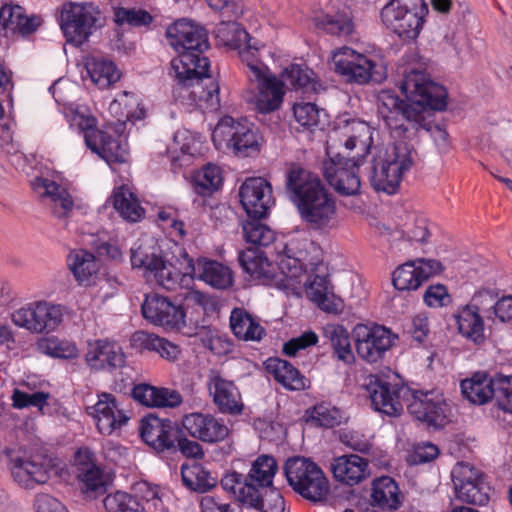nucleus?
<instances>
[{
	"label": "nucleus",
	"mask_w": 512,
	"mask_h": 512,
	"mask_svg": "<svg viewBox=\"0 0 512 512\" xmlns=\"http://www.w3.org/2000/svg\"><path fill=\"white\" fill-rule=\"evenodd\" d=\"M240 202L250 218H263L273 203L271 184L261 177L248 178L239 190Z\"/></svg>",
	"instance_id": "24"
},
{
	"label": "nucleus",
	"mask_w": 512,
	"mask_h": 512,
	"mask_svg": "<svg viewBox=\"0 0 512 512\" xmlns=\"http://www.w3.org/2000/svg\"><path fill=\"white\" fill-rule=\"evenodd\" d=\"M245 99L254 105L256 111L267 114L278 110L285 95L284 82L270 71L263 73L257 80H247Z\"/></svg>",
	"instance_id": "19"
},
{
	"label": "nucleus",
	"mask_w": 512,
	"mask_h": 512,
	"mask_svg": "<svg viewBox=\"0 0 512 512\" xmlns=\"http://www.w3.org/2000/svg\"><path fill=\"white\" fill-rule=\"evenodd\" d=\"M141 310L144 318L154 325L177 331L186 325V313L183 307L157 293L146 296Z\"/></svg>",
	"instance_id": "21"
},
{
	"label": "nucleus",
	"mask_w": 512,
	"mask_h": 512,
	"mask_svg": "<svg viewBox=\"0 0 512 512\" xmlns=\"http://www.w3.org/2000/svg\"><path fill=\"white\" fill-rule=\"evenodd\" d=\"M11 475L21 487L33 489L45 484L53 468V459L43 447L33 446L13 452L9 456Z\"/></svg>",
	"instance_id": "9"
},
{
	"label": "nucleus",
	"mask_w": 512,
	"mask_h": 512,
	"mask_svg": "<svg viewBox=\"0 0 512 512\" xmlns=\"http://www.w3.org/2000/svg\"><path fill=\"white\" fill-rule=\"evenodd\" d=\"M315 25L335 36H348L354 31L351 12L348 9L338 11L333 15L326 14L315 18Z\"/></svg>",
	"instance_id": "47"
},
{
	"label": "nucleus",
	"mask_w": 512,
	"mask_h": 512,
	"mask_svg": "<svg viewBox=\"0 0 512 512\" xmlns=\"http://www.w3.org/2000/svg\"><path fill=\"white\" fill-rule=\"evenodd\" d=\"M113 206L121 217L129 222H138L145 213L138 200L126 187L118 188L113 194Z\"/></svg>",
	"instance_id": "48"
},
{
	"label": "nucleus",
	"mask_w": 512,
	"mask_h": 512,
	"mask_svg": "<svg viewBox=\"0 0 512 512\" xmlns=\"http://www.w3.org/2000/svg\"><path fill=\"white\" fill-rule=\"evenodd\" d=\"M89 409L92 410L91 414L96 419L99 432L104 435H110L128 421V417L119 406L116 397L110 393L98 395V401Z\"/></svg>",
	"instance_id": "29"
},
{
	"label": "nucleus",
	"mask_w": 512,
	"mask_h": 512,
	"mask_svg": "<svg viewBox=\"0 0 512 512\" xmlns=\"http://www.w3.org/2000/svg\"><path fill=\"white\" fill-rule=\"evenodd\" d=\"M174 257L179 258L178 252ZM130 262L133 269L142 271L144 277L153 278L168 291H174L179 286L180 263L166 260L160 246L153 241H142L132 247Z\"/></svg>",
	"instance_id": "6"
},
{
	"label": "nucleus",
	"mask_w": 512,
	"mask_h": 512,
	"mask_svg": "<svg viewBox=\"0 0 512 512\" xmlns=\"http://www.w3.org/2000/svg\"><path fill=\"white\" fill-rule=\"evenodd\" d=\"M135 347L157 352L163 359L173 362L176 361L181 349L178 345L168 341L165 338L144 331L135 332L132 336Z\"/></svg>",
	"instance_id": "41"
},
{
	"label": "nucleus",
	"mask_w": 512,
	"mask_h": 512,
	"mask_svg": "<svg viewBox=\"0 0 512 512\" xmlns=\"http://www.w3.org/2000/svg\"><path fill=\"white\" fill-rule=\"evenodd\" d=\"M443 265L436 259L417 258L407 261L395 269L392 283L399 291L418 289L430 277L440 274Z\"/></svg>",
	"instance_id": "23"
},
{
	"label": "nucleus",
	"mask_w": 512,
	"mask_h": 512,
	"mask_svg": "<svg viewBox=\"0 0 512 512\" xmlns=\"http://www.w3.org/2000/svg\"><path fill=\"white\" fill-rule=\"evenodd\" d=\"M68 266L80 285H89L99 270L95 256L86 250H77L69 254Z\"/></svg>",
	"instance_id": "43"
},
{
	"label": "nucleus",
	"mask_w": 512,
	"mask_h": 512,
	"mask_svg": "<svg viewBox=\"0 0 512 512\" xmlns=\"http://www.w3.org/2000/svg\"><path fill=\"white\" fill-rule=\"evenodd\" d=\"M400 233L408 241L423 243L429 236L427 220L414 214L408 215L406 221L400 226Z\"/></svg>",
	"instance_id": "62"
},
{
	"label": "nucleus",
	"mask_w": 512,
	"mask_h": 512,
	"mask_svg": "<svg viewBox=\"0 0 512 512\" xmlns=\"http://www.w3.org/2000/svg\"><path fill=\"white\" fill-rule=\"evenodd\" d=\"M85 361L92 370L111 371L124 366L125 356L116 343L98 339L88 342Z\"/></svg>",
	"instance_id": "30"
},
{
	"label": "nucleus",
	"mask_w": 512,
	"mask_h": 512,
	"mask_svg": "<svg viewBox=\"0 0 512 512\" xmlns=\"http://www.w3.org/2000/svg\"><path fill=\"white\" fill-rule=\"evenodd\" d=\"M230 326L234 335L244 341H260L266 334L259 322L243 308L232 310Z\"/></svg>",
	"instance_id": "40"
},
{
	"label": "nucleus",
	"mask_w": 512,
	"mask_h": 512,
	"mask_svg": "<svg viewBox=\"0 0 512 512\" xmlns=\"http://www.w3.org/2000/svg\"><path fill=\"white\" fill-rule=\"evenodd\" d=\"M64 307L47 301L27 304L11 314L12 322L32 333L44 334L54 331L63 321Z\"/></svg>",
	"instance_id": "17"
},
{
	"label": "nucleus",
	"mask_w": 512,
	"mask_h": 512,
	"mask_svg": "<svg viewBox=\"0 0 512 512\" xmlns=\"http://www.w3.org/2000/svg\"><path fill=\"white\" fill-rule=\"evenodd\" d=\"M212 141L217 148L224 145L239 157H250L260 152L263 138L252 124L224 117L216 125Z\"/></svg>",
	"instance_id": "10"
},
{
	"label": "nucleus",
	"mask_w": 512,
	"mask_h": 512,
	"mask_svg": "<svg viewBox=\"0 0 512 512\" xmlns=\"http://www.w3.org/2000/svg\"><path fill=\"white\" fill-rule=\"evenodd\" d=\"M428 13L425 0H390L381 10L384 25L403 40L416 39Z\"/></svg>",
	"instance_id": "8"
},
{
	"label": "nucleus",
	"mask_w": 512,
	"mask_h": 512,
	"mask_svg": "<svg viewBox=\"0 0 512 512\" xmlns=\"http://www.w3.org/2000/svg\"><path fill=\"white\" fill-rule=\"evenodd\" d=\"M208 389L220 412L232 415L242 412L244 405L241 395L232 381L213 375L209 379Z\"/></svg>",
	"instance_id": "32"
},
{
	"label": "nucleus",
	"mask_w": 512,
	"mask_h": 512,
	"mask_svg": "<svg viewBox=\"0 0 512 512\" xmlns=\"http://www.w3.org/2000/svg\"><path fill=\"white\" fill-rule=\"evenodd\" d=\"M331 139L338 141L348 152L357 148L359 153L356 157L363 158L371 147L372 131L371 127L362 120L340 119Z\"/></svg>",
	"instance_id": "25"
},
{
	"label": "nucleus",
	"mask_w": 512,
	"mask_h": 512,
	"mask_svg": "<svg viewBox=\"0 0 512 512\" xmlns=\"http://www.w3.org/2000/svg\"><path fill=\"white\" fill-rule=\"evenodd\" d=\"M42 23L39 16H27L19 5H4L0 8V27L18 31L22 35L33 33Z\"/></svg>",
	"instance_id": "38"
},
{
	"label": "nucleus",
	"mask_w": 512,
	"mask_h": 512,
	"mask_svg": "<svg viewBox=\"0 0 512 512\" xmlns=\"http://www.w3.org/2000/svg\"><path fill=\"white\" fill-rule=\"evenodd\" d=\"M285 190L309 230L326 233L335 226L336 199L318 175L293 163L285 173Z\"/></svg>",
	"instance_id": "3"
},
{
	"label": "nucleus",
	"mask_w": 512,
	"mask_h": 512,
	"mask_svg": "<svg viewBox=\"0 0 512 512\" xmlns=\"http://www.w3.org/2000/svg\"><path fill=\"white\" fill-rule=\"evenodd\" d=\"M408 412L428 426H442L447 417V404L437 390H413L407 404Z\"/></svg>",
	"instance_id": "22"
},
{
	"label": "nucleus",
	"mask_w": 512,
	"mask_h": 512,
	"mask_svg": "<svg viewBox=\"0 0 512 512\" xmlns=\"http://www.w3.org/2000/svg\"><path fill=\"white\" fill-rule=\"evenodd\" d=\"M256 501L238 499L243 505H247L261 512H284L285 501L279 490L272 488L262 495L261 491L256 492Z\"/></svg>",
	"instance_id": "55"
},
{
	"label": "nucleus",
	"mask_w": 512,
	"mask_h": 512,
	"mask_svg": "<svg viewBox=\"0 0 512 512\" xmlns=\"http://www.w3.org/2000/svg\"><path fill=\"white\" fill-rule=\"evenodd\" d=\"M353 337L358 356L369 364L381 361L393 345L391 332L383 326L358 324Z\"/></svg>",
	"instance_id": "20"
},
{
	"label": "nucleus",
	"mask_w": 512,
	"mask_h": 512,
	"mask_svg": "<svg viewBox=\"0 0 512 512\" xmlns=\"http://www.w3.org/2000/svg\"><path fill=\"white\" fill-rule=\"evenodd\" d=\"M332 61L335 71L348 82L357 84L380 83L386 78L381 65L349 47H343L335 52Z\"/></svg>",
	"instance_id": "13"
},
{
	"label": "nucleus",
	"mask_w": 512,
	"mask_h": 512,
	"mask_svg": "<svg viewBox=\"0 0 512 512\" xmlns=\"http://www.w3.org/2000/svg\"><path fill=\"white\" fill-rule=\"evenodd\" d=\"M121 106L125 109V117L130 121L141 120L145 117V108L135 94L123 91L110 104V109L117 111Z\"/></svg>",
	"instance_id": "60"
},
{
	"label": "nucleus",
	"mask_w": 512,
	"mask_h": 512,
	"mask_svg": "<svg viewBox=\"0 0 512 512\" xmlns=\"http://www.w3.org/2000/svg\"><path fill=\"white\" fill-rule=\"evenodd\" d=\"M284 473L292 489L306 500L317 503L326 499L329 482L315 462L299 456L289 458Z\"/></svg>",
	"instance_id": "7"
},
{
	"label": "nucleus",
	"mask_w": 512,
	"mask_h": 512,
	"mask_svg": "<svg viewBox=\"0 0 512 512\" xmlns=\"http://www.w3.org/2000/svg\"><path fill=\"white\" fill-rule=\"evenodd\" d=\"M178 255L177 262L180 263L178 287H188L196 278L216 289H225L232 284L231 270L218 261L199 258L195 262L184 248H178Z\"/></svg>",
	"instance_id": "12"
},
{
	"label": "nucleus",
	"mask_w": 512,
	"mask_h": 512,
	"mask_svg": "<svg viewBox=\"0 0 512 512\" xmlns=\"http://www.w3.org/2000/svg\"><path fill=\"white\" fill-rule=\"evenodd\" d=\"M194 191L201 196H207L218 190L222 185V174L218 166L207 164L193 177Z\"/></svg>",
	"instance_id": "54"
},
{
	"label": "nucleus",
	"mask_w": 512,
	"mask_h": 512,
	"mask_svg": "<svg viewBox=\"0 0 512 512\" xmlns=\"http://www.w3.org/2000/svg\"><path fill=\"white\" fill-rule=\"evenodd\" d=\"M215 37L220 45L238 50L251 36L239 23L222 21L215 30Z\"/></svg>",
	"instance_id": "53"
},
{
	"label": "nucleus",
	"mask_w": 512,
	"mask_h": 512,
	"mask_svg": "<svg viewBox=\"0 0 512 512\" xmlns=\"http://www.w3.org/2000/svg\"><path fill=\"white\" fill-rule=\"evenodd\" d=\"M277 470L278 464L273 456L260 455L252 462L247 475L228 471L221 478L220 484L236 500L256 501V492L272 487Z\"/></svg>",
	"instance_id": "5"
},
{
	"label": "nucleus",
	"mask_w": 512,
	"mask_h": 512,
	"mask_svg": "<svg viewBox=\"0 0 512 512\" xmlns=\"http://www.w3.org/2000/svg\"><path fill=\"white\" fill-rule=\"evenodd\" d=\"M371 504L382 510L395 511L403 500L397 483L389 476L373 480L371 489Z\"/></svg>",
	"instance_id": "37"
},
{
	"label": "nucleus",
	"mask_w": 512,
	"mask_h": 512,
	"mask_svg": "<svg viewBox=\"0 0 512 512\" xmlns=\"http://www.w3.org/2000/svg\"><path fill=\"white\" fill-rule=\"evenodd\" d=\"M458 332L474 344H482L485 340L484 320L476 304H467L458 308L453 314Z\"/></svg>",
	"instance_id": "34"
},
{
	"label": "nucleus",
	"mask_w": 512,
	"mask_h": 512,
	"mask_svg": "<svg viewBox=\"0 0 512 512\" xmlns=\"http://www.w3.org/2000/svg\"><path fill=\"white\" fill-rule=\"evenodd\" d=\"M323 336L329 341L333 357L345 365L355 363L350 334L344 326L328 324L323 328Z\"/></svg>",
	"instance_id": "39"
},
{
	"label": "nucleus",
	"mask_w": 512,
	"mask_h": 512,
	"mask_svg": "<svg viewBox=\"0 0 512 512\" xmlns=\"http://www.w3.org/2000/svg\"><path fill=\"white\" fill-rule=\"evenodd\" d=\"M100 10L92 3H68L63 6L60 26L67 42L80 46L96 29Z\"/></svg>",
	"instance_id": "15"
},
{
	"label": "nucleus",
	"mask_w": 512,
	"mask_h": 512,
	"mask_svg": "<svg viewBox=\"0 0 512 512\" xmlns=\"http://www.w3.org/2000/svg\"><path fill=\"white\" fill-rule=\"evenodd\" d=\"M400 89L411 103L400 99L394 91L382 90L377 97V106L392 138L406 141L416 135L419 127L426 126L425 108L446 109L448 93L428 73L414 66L404 70Z\"/></svg>",
	"instance_id": "1"
},
{
	"label": "nucleus",
	"mask_w": 512,
	"mask_h": 512,
	"mask_svg": "<svg viewBox=\"0 0 512 512\" xmlns=\"http://www.w3.org/2000/svg\"><path fill=\"white\" fill-rule=\"evenodd\" d=\"M282 77L284 82L295 90H302L305 94H317L323 90L321 83L316 79L313 70L305 65L291 64Z\"/></svg>",
	"instance_id": "42"
},
{
	"label": "nucleus",
	"mask_w": 512,
	"mask_h": 512,
	"mask_svg": "<svg viewBox=\"0 0 512 512\" xmlns=\"http://www.w3.org/2000/svg\"><path fill=\"white\" fill-rule=\"evenodd\" d=\"M152 16L143 9L118 7L114 11V21L117 25L131 27L147 26L152 22Z\"/></svg>",
	"instance_id": "61"
},
{
	"label": "nucleus",
	"mask_w": 512,
	"mask_h": 512,
	"mask_svg": "<svg viewBox=\"0 0 512 512\" xmlns=\"http://www.w3.org/2000/svg\"><path fill=\"white\" fill-rule=\"evenodd\" d=\"M456 498L461 502L484 506L490 500L491 487L486 476L469 462H457L451 471Z\"/></svg>",
	"instance_id": "14"
},
{
	"label": "nucleus",
	"mask_w": 512,
	"mask_h": 512,
	"mask_svg": "<svg viewBox=\"0 0 512 512\" xmlns=\"http://www.w3.org/2000/svg\"><path fill=\"white\" fill-rule=\"evenodd\" d=\"M306 294L325 312L339 314L343 310V301L335 295L326 276L315 275L306 288Z\"/></svg>",
	"instance_id": "36"
},
{
	"label": "nucleus",
	"mask_w": 512,
	"mask_h": 512,
	"mask_svg": "<svg viewBox=\"0 0 512 512\" xmlns=\"http://www.w3.org/2000/svg\"><path fill=\"white\" fill-rule=\"evenodd\" d=\"M310 418L316 425L333 428L342 422V412L335 406L329 403H319L310 410Z\"/></svg>",
	"instance_id": "59"
},
{
	"label": "nucleus",
	"mask_w": 512,
	"mask_h": 512,
	"mask_svg": "<svg viewBox=\"0 0 512 512\" xmlns=\"http://www.w3.org/2000/svg\"><path fill=\"white\" fill-rule=\"evenodd\" d=\"M463 396L473 404L482 405L494 400L503 411L512 413V375L490 378L485 373H475L470 379L461 381Z\"/></svg>",
	"instance_id": "11"
},
{
	"label": "nucleus",
	"mask_w": 512,
	"mask_h": 512,
	"mask_svg": "<svg viewBox=\"0 0 512 512\" xmlns=\"http://www.w3.org/2000/svg\"><path fill=\"white\" fill-rule=\"evenodd\" d=\"M85 68L91 81L101 89L108 88L120 79V73L114 63L103 58H87Z\"/></svg>",
	"instance_id": "44"
},
{
	"label": "nucleus",
	"mask_w": 512,
	"mask_h": 512,
	"mask_svg": "<svg viewBox=\"0 0 512 512\" xmlns=\"http://www.w3.org/2000/svg\"><path fill=\"white\" fill-rule=\"evenodd\" d=\"M330 469L334 479L347 486H355L370 475L368 460L356 454L335 457Z\"/></svg>",
	"instance_id": "31"
},
{
	"label": "nucleus",
	"mask_w": 512,
	"mask_h": 512,
	"mask_svg": "<svg viewBox=\"0 0 512 512\" xmlns=\"http://www.w3.org/2000/svg\"><path fill=\"white\" fill-rule=\"evenodd\" d=\"M132 397L146 407H177L183 398L177 390L140 383L133 387Z\"/></svg>",
	"instance_id": "33"
},
{
	"label": "nucleus",
	"mask_w": 512,
	"mask_h": 512,
	"mask_svg": "<svg viewBox=\"0 0 512 512\" xmlns=\"http://www.w3.org/2000/svg\"><path fill=\"white\" fill-rule=\"evenodd\" d=\"M239 264L243 270L253 277H271V264L259 248H248L241 251L238 256Z\"/></svg>",
	"instance_id": "51"
},
{
	"label": "nucleus",
	"mask_w": 512,
	"mask_h": 512,
	"mask_svg": "<svg viewBox=\"0 0 512 512\" xmlns=\"http://www.w3.org/2000/svg\"><path fill=\"white\" fill-rule=\"evenodd\" d=\"M166 37L169 45L178 53L171 61L176 81L174 98L182 102L204 100L212 108L219 107L218 83L211 81L206 88L201 85L204 78H210V61L203 55L209 48L206 30L181 19L167 28Z\"/></svg>",
	"instance_id": "2"
},
{
	"label": "nucleus",
	"mask_w": 512,
	"mask_h": 512,
	"mask_svg": "<svg viewBox=\"0 0 512 512\" xmlns=\"http://www.w3.org/2000/svg\"><path fill=\"white\" fill-rule=\"evenodd\" d=\"M261 218H251L243 224V234L247 242L257 246H269L275 240V233L262 224Z\"/></svg>",
	"instance_id": "57"
},
{
	"label": "nucleus",
	"mask_w": 512,
	"mask_h": 512,
	"mask_svg": "<svg viewBox=\"0 0 512 512\" xmlns=\"http://www.w3.org/2000/svg\"><path fill=\"white\" fill-rule=\"evenodd\" d=\"M182 427L191 437L210 444L223 441L230 432L222 420L198 412L185 415Z\"/></svg>",
	"instance_id": "27"
},
{
	"label": "nucleus",
	"mask_w": 512,
	"mask_h": 512,
	"mask_svg": "<svg viewBox=\"0 0 512 512\" xmlns=\"http://www.w3.org/2000/svg\"><path fill=\"white\" fill-rule=\"evenodd\" d=\"M75 474L81 482V489L90 497H97L106 491L102 470L96 465L94 455L88 448H80L74 458Z\"/></svg>",
	"instance_id": "28"
},
{
	"label": "nucleus",
	"mask_w": 512,
	"mask_h": 512,
	"mask_svg": "<svg viewBox=\"0 0 512 512\" xmlns=\"http://www.w3.org/2000/svg\"><path fill=\"white\" fill-rule=\"evenodd\" d=\"M49 398L50 394L43 391L27 393L14 389L12 394L13 407L17 409L36 407L39 411H43Z\"/></svg>",
	"instance_id": "64"
},
{
	"label": "nucleus",
	"mask_w": 512,
	"mask_h": 512,
	"mask_svg": "<svg viewBox=\"0 0 512 512\" xmlns=\"http://www.w3.org/2000/svg\"><path fill=\"white\" fill-rule=\"evenodd\" d=\"M41 196L50 201L52 212L57 217H65L73 207V200L68 191L54 181L41 179Z\"/></svg>",
	"instance_id": "45"
},
{
	"label": "nucleus",
	"mask_w": 512,
	"mask_h": 512,
	"mask_svg": "<svg viewBox=\"0 0 512 512\" xmlns=\"http://www.w3.org/2000/svg\"><path fill=\"white\" fill-rule=\"evenodd\" d=\"M239 57L246 66L247 80H257L260 75L270 71L259 57L258 41L252 37L238 49Z\"/></svg>",
	"instance_id": "52"
},
{
	"label": "nucleus",
	"mask_w": 512,
	"mask_h": 512,
	"mask_svg": "<svg viewBox=\"0 0 512 512\" xmlns=\"http://www.w3.org/2000/svg\"><path fill=\"white\" fill-rule=\"evenodd\" d=\"M96 147H89V149L100 155L108 163H123L127 159L126 144H123L120 139H115L106 132L101 133V137L95 140Z\"/></svg>",
	"instance_id": "50"
},
{
	"label": "nucleus",
	"mask_w": 512,
	"mask_h": 512,
	"mask_svg": "<svg viewBox=\"0 0 512 512\" xmlns=\"http://www.w3.org/2000/svg\"><path fill=\"white\" fill-rule=\"evenodd\" d=\"M265 370L288 390L301 391L310 386L309 380L286 360L271 357L264 362Z\"/></svg>",
	"instance_id": "35"
},
{
	"label": "nucleus",
	"mask_w": 512,
	"mask_h": 512,
	"mask_svg": "<svg viewBox=\"0 0 512 512\" xmlns=\"http://www.w3.org/2000/svg\"><path fill=\"white\" fill-rule=\"evenodd\" d=\"M332 147H327L329 159L323 163V174L329 185L342 196H355L360 193L361 181L357 169L360 157L348 158L341 153L332 155Z\"/></svg>",
	"instance_id": "16"
},
{
	"label": "nucleus",
	"mask_w": 512,
	"mask_h": 512,
	"mask_svg": "<svg viewBox=\"0 0 512 512\" xmlns=\"http://www.w3.org/2000/svg\"><path fill=\"white\" fill-rule=\"evenodd\" d=\"M181 478L185 487L199 493H205L216 485V479L199 463L183 464Z\"/></svg>",
	"instance_id": "46"
},
{
	"label": "nucleus",
	"mask_w": 512,
	"mask_h": 512,
	"mask_svg": "<svg viewBox=\"0 0 512 512\" xmlns=\"http://www.w3.org/2000/svg\"><path fill=\"white\" fill-rule=\"evenodd\" d=\"M292 245L293 243L285 245L283 253L278 255L277 266L286 280L295 281L305 273V252H295Z\"/></svg>",
	"instance_id": "49"
},
{
	"label": "nucleus",
	"mask_w": 512,
	"mask_h": 512,
	"mask_svg": "<svg viewBox=\"0 0 512 512\" xmlns=\"http://www.w3.org/2000/svg\"><path fill=\"white\" fill-rule=\"evenodd\" d=\"M416 151L407 141H395L383 156L378 155L372 161L369 180L376 191L387 194L397 192L403 174L413 165Z\"/></svg>",
	"instance_id": "4"
},
{
	"label": "nucleus",
	"mask_w": 512,
	"mask_h": 512,
	"mask_svg": "<svg viewBox=\"0 0 512 512\" xmlns=\"http://www.w3.org/2000/svg\"><path fill=\"white\" fill-rule=\"evenodd\" d=\"M295 120L306 129L318 127L326 119V112L314 103H296L293 107Z\"/></svg>",
	"instance_id": "58"
},
{
	"label": "nucleus",
	"mask_w": 512,
	"mask_h": 512,
	"mask_svg": "<svg viewBox=\"0 0 512 512\" xmlns=\"http://www.w3.org/2000/svg\"><path fill=\"white\" fill-rule=\"evenodd\" d=\"M39 347L43 353L54 358L73 359L78 355V350L74 343L55 337L45 339L39 344Z\"/></svg>",
	"instance_id": "63"
},
{
	"label": "nucleus",
	"mask_w": 512,
	"mask_h": 512,
	"mask_svg": "<svg viewBox=\"0 0 512 512\" xmlns=\"http://www.w3.org/2000/svg\"><path fill=\"white\" fill-rule=\"evenodd\" d=\"M363 388L375 411L390 417L403 413V393L408 391L403 385L393 383L386 377L369 375L365 378Z\"/></svg>",
	"instance_id": "18"
},
{
	"label": "nucleus",
	"mask_w": 512,
	"mask_h": 512,
	"mask_svg": "<svg viewBox=\"0 0 512 512\" xmlns=\"http://www.w3.org/2000/svg\"><path fill=\"white\" fill-rule=\"evenodd\" d=\"M140 435L146 444L157 452H162L175 447L179 428L169 419L150 414L141 420Z\"/></svg>",
	"instance_id": "26"
},
{
	"label": "nucleus",
	"mask_w": 512,
	"mask_h": 512,
	"mask_svg": "<svg viewBox=\"0 0 512 512\" xmlns=\"http://www.w3.org/2000/svg\"><path fill=\"white\" fill-rule=\"evenodd\" d=\"M107 512H145L142 503L133 495L118 491L103 500Z\"/></svg>",
	"instance_id": "56"
}]
</instances>
